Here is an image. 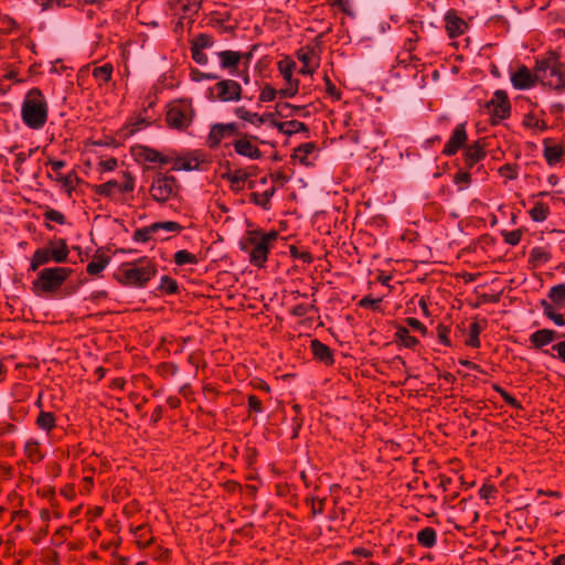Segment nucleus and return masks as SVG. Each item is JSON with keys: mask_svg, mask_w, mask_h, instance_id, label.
<instances>
[{"mask_svg": "<svg viewBox=\"0 0 565 565\" xmlns=\"http://www.w3.org/2000/svg\"><path fill=\"white\" fill-rule=\"evenodd\" d=\"M156 263L147 256L122 263L114 273V278L124 287L145 288L157 275Z\"/></svg>", "mask_w": 565, "mask_h": 565, "instance_id": "nucleus-1", "label": "nucleus"}, {"mask_svg": "<svg viewBox=\"0 0 565 565\" xmlns=\"http://www.w3.org/2000/svg\"><path fill=\"white\" fill-rule=\"evenodd\" d=\"M278 238L276 231L264 233L260 230H249L239 242V247L249 256V262L256 267H264L270 246Z\"/></svg>", "mask_w": 565, "mask_h": 565, "instance_id": "nucleus-2", "label": "nucleus"}, {"mask_svg": "<svg viewBox=\"0 0 565 565\" xmlns=\"http://www.w3.org/2000/svg\"><path fill=\"white\" fill-rule=\"evenodd\" d=\"M534 71L541 75V85L562 93L565 90V63L559 61L556 52L548 51L545 55L536 57Z\"/></svg>", "mask_w": 565, "mask_h": 565, "instance_id": "nucleus-3", "label": "nucleus"}, {"mask_svg": "<svg viewBox=\"0 0 565 565\" xmlns=\"http://www.w3.org/2000/svg\"><path fill=\"white\" fill-rule=\"evenodd\" d=\"M47 103L39 88L30 89L22 103L21 116L23 122L31 129H41L47 120Z\"/></svg>", "mask_w": 565, "mask_h": 565, "instance_id": "nucleus-4", "label": "nucleus"}, {"mask_svg": "<svg viewBox=\"0 0 565 565\" xmlns=\"http://www.w3.org/2000/svg\"><path fill=\"white\" fill-rule=\"evenodd\" d=\"M70 254L66 241L60 238L57 241H50L46 247L38 248L34 250L30 269L35 271L40 266L49 264L50 262L65 263Z\"/></svg>", "mask_w": 565, "mask_h": 565, "instance_id": "nucleus-5", "label": "nucleus"}, {"mask_svg": "<svg viewBox=\"0 0 565 565\" xmlns=\"http://www.w3.org/2000/svg\"><path fill=\"white\" fill-rule=\"evenodd\" d=\"M180 184L173 175L158 173L149 186V194L159 204L167 203L179 196Z\"/></svg>", "mask_w": 565, "mask_h": 565, "instance_id": "nucleus-6", "label": "nucleus"}, {"mask_svg": "<svg viewBox=\"0 0 565 565\" xmlns=\"http://www.w3.org/2000/svg\"><path fill=\"white\" fill-rule=\"evenodd\" d=\"M72 268L49 267L39 271L38 278L33 281L34 291L53 292L61 288L72 274Z\"/></svg>", "mask_w": 565, "mask_h": 565, "instance_id": "nucleus-7", "label": "nucleus"}, {"mask_svg": "<svg viewBox=\"0 0 565 565\" xmlns=\"http://www.w3.org/2000/svg\"><path fill=\"white\" fill-rule=\"evenodd\" d=\"M93 191L105 198L117 200V195L130 193L135 189V178L128 171L121 173L120 179H111L102 184L93 185Z\"/></svg>", "mask_w": 565, "mask_h": 565, "instance_id": "nucleus-8", "label": "nucleus"}, {"mask_svg": "<svg viewBox=\"0 0 565 565\" xmlns=\"http://www.w3.org/2000/svg\"><path fill=\"white\" fill-rule=\"evenodd\" d=\"M194 110L192 105L180 102L171 105L166 115V121L172 129L184 130L193 121Z\"/></svg>", "mask_w": 565, "mask_h": 565, "instance_id": "nucleus-9", "label": "nucleus"}, {"mask_svg": "<svg viewBox=\"0 0 565 565\" xmlns=\"http://www.w3.org/2000/svg\"><path fill=\"white\" fill-rule=\"evenodd\" d=\"M209 98L222 103L238 102L242 98V86L234 79H221L209 88Z\"/></svg>", "mask_w": 565, "mask_h": 565, "instance_id": "nucleus-10", "label": "nucleus"}, {"mask_svg": "<svg viewBox=\"0 0 565 565\" xmlns=\"http://www.w3.org/2000/svg\"><path fill=\"white\" fill-rule=\"evenodd\" d=\"M486 108L492 116V124H498L508 118L510 116L511 106L507 93L497 90L493 97L486 104Z\"/></svg>", "mask_w": 565, "mask_h": 565, "instance_id": "nucleus-11", "label": "nucleus"}, {"mask_svg": "<svg viewBox=\"0 0 565 565\" xmlns=\"http://www.w3.org/2000/svg\"><path fill=\"white\" fill-rule=\"evenodd\" d=\"M511 83L516 89H529L537 83L541 84V75L539 71L533 72L525 65H520L515 72L511 74Z\"/></svg>", "mask_w": 565, "mask_h": 565, "instance_id": "nucleus-12", "label": "nucleus"}, {"mask_svg": "<svg viewBox=\"0 0 565 565\" xmlns=\"http://www.w3.org/2000/svg\"><path fill=\"white\" fill-rule=\"evenodd\" d=\"M238 125L236 122L215 124L211 127L207 136V145L210 148H217L222 140L231 136H239Z\"/></svg>", "mask_w": 565, "mask_h": 565, "instance_id": "nucleus-13", "label": "nucleus"}, {"mask_svg": "<svg viewBox=\"0 0 565 565\" xmlns=\"http://www.w3.org/2000/svg\"><path fill=\"white\" fill-rule=\"evenodd\" d=\"M253 140L258 141L259 139L256 136L239 134V138L233 142L235 152L242 157H246L252 160H257L262 158V151L253 142Z\"/></svg>", "mask_w": 565, "mask_h": 565, "instance_id": "nucleus-14", "label": "nucleus"}, {"mask_svg": "<svg viewBox=\"0 0 565 565\" xmlns=\"http://www.w3.org/2000/svg\"><path fill=\"white\" fill-rule=\"evenodd\" d=\"M468 136L466 130V124H458L451 135L449 140L446 142L443 154L447 157H451L458 152L459 149H461L466 142H467Z\"/></svg>", "mask_w": 565, "mask_h": 565, "instance_id": "nucleus-15", "label": "nucleus"}, {"mask_svg": "<svg viewBox=\"0 0 565 565\" xmlns=\"http://www.w3.org/2000/svg\"><path fill=\"white\" fill-rule=\"evenodd\" d=\"M487 156L486 142L478 139L463 150V161L466 169H472L478 162L483 160Z\"/></svg>", "mask_w": 565, "mask_h": 565, "instance_id": "nucleus-16", "label": "nucleus"}, {"mask_svg": "<svg viewBox=\"0 0 565 565\" xmlns=\"http://www.w3.org/2000/svg\"><path fill=\"white\" fill-rule=\"evenodd\" d=\"M132 154L138 161L159 163L160 166L171 162V158L163 156L153 148L147 146H136L132 148Z\"/></svg>", "mask_w": 565, "mask_h": 565, "instance_id": "nucleus-17", "label": "nucleus"}, {"mask_svg": "<svg viewBox=\"0 0 565 565\" xmlns=\"http://www.w3.org/2000/svg\"><path fill=\"white\" fill-rule=\"evenodd\" d=\"M310 350L316 360L326 364L332 365L334 363L333 352L327 344L322 343L318 339L310 341Z\"/></svg>", "mask_w": 565, "mask_h": 565, "instance_id": "nucleus-18", "label": "nucleus"}, {"mask_svg": "<svg viewBox=\"0 0 565 565\" xmlns=\"http://www.w3.org/2000/svg\"><path fill=\"white\" fill-rule=\"evenodd\" d=\"M217 57L220 60L221 68L226 70L232 75L236 73L238 64L242 60L241 52L232 50L218 52Z\"/></svg>", "mask_w": 565, "mask_h": 565, "instance_id": "nucleus-19", "label": "nucleus"}, {"mask_svg": "<svg viewBox=\"0 0 565 565\" xmlns=\"http://www.w3.org/2000/svg\"><path fill=\"white\" fill-rule=\"evenodd\" d=\"M250 173L244 169L228 170L222 174V178L231 183V189L239 192L244 189L245 182L248 181Z\"/></svg>", "mask_w": 565, "mask_h": 565, "instance_id": "nucleus-20", "label": "nucleus"}, {"mask_svg": "<svg viewBox=\"0 0 565 565\" xmlns=\"http://www.w3.org/2000/svg\"><path fill=\"white\" fill-rule=\"evenodd\" d=\"M561 335L558 332L551 330V329H541L535 332H533L530 335V342L535 349H541L550 343H552L554 340L558 339Z\"/></svg>", "mask_w": 565, "mask_h": 565, "instance_id": "nucleus-21", "label": "nucleus"}, {"mask_svg": "<svg viewBox=\"0 0 565 565\" xmlns=\"http://www.w3.org/2000/svg\"><path fill=\"white\" fill-rule=\"evenodd\" d=\"M297 58L302 63V67L299 70L300 74H312L318 67V63L315 62L316 54L312 49H300L297 52Z\"/></svg>", "mask_w": 565, "mask_h": 565, "instance_id": "nucleus-22", "label": "nucleus"}, {"mask_svg": "<svg viewBox=\"0 0 565 565\" xmlns=\"http://www.w3.org/2000/svg\"><path fill=\"white\" fill-rule=\"evenodd\" d=\"M543 156L550 166H554L561 161L565 151L561 145L552 143L550 139L543 141Z\"/></svg>", "mask_w": 565, "mask_h": 565, "instance_id": "nucleus-23", "label": "nucleus"}, {"mask_svg": "<svg viewBox=\"0 0 565 565\" xmlns=\"http://www.w3.org/2000/svg\"><path fill=\"white\" fill-rule=\"evenodd\" d=\"M234 114L237 118L246 122H249L250 125H254L256 127H260L262 125L267 124L268 118H270L269 115H259L257 113H252L243 106L236 107L234 109Z\"/></svg>", "mask_w": 565, "mask_h": 565, "instance_id": "nucleus-24", "label": "nucleus"}, {"mask_svg": "<svg viewBox=\"0 0 565 565\" xmlns=\"http://www.w3.org/2000/svg\"><path fill=\"white\" fill-rule=\"evenodd\" d=\"M317 149L315 142L301 143L294 150L292 158L297 159L303 166H310L309 156Z\"/></svg>", "mask_w": 565, "mask_h": 565, "instance_id": "nucleus-25", "label": "nucleus"}, {"mask_svg": "<svg viewBox=\"0 0 565 565\" xmlns=\"http://www.w3.org/2000/svg\"><path fill=\"white\" fill-rule=\"evenodd\" d=\"M417 543L425 547L431 548L437 543V533L433 527H424L416 535Z\"/></svg>", "mask_w": 565, "mask_h": 565, "instance_id": "nucleus-26", "label": "nucleus"}, {"mask_svg": "<svg viewBox=\"0 0 565 565\" xmlns=\"http://www.w3.org/2000/svg\"><path fill=\"white\" fill-rule=\"evenodd\" d=\"M110 258L104 254H96L94 258L87 264L86 271L90 276H96L102 273L109 264Z\"/></svg>", "mask_w": 565, "mask_h": 565, "instance_id": "nucleus-27", "label": "nucleus"}, {"mask_svg": "<svg viewBox=\"0 0 565 565\" xmlns=\"http://www.w3.org/2000/svg\"><path fill=\"white\" fill-rule=\"evenodd\" d=\"M201 161L198 156L179 157L174 161L173 170L192 171L200 169Z\"/></svg>", "mask_w": 565, "mask_h": 565, "instance_id": "nucleus-28", "label": "nucleus"}, {"mask_svg": "<svg viewBox=\"0 0 565 565\" xmlns=\"http://www.w3.org/2000/svg\"><path fill=\"white\" fill-rule=\"evenodd\" d=\"M551 258L552 255L545 247L536 246L531 249L529 260L534 267H537L548 263Z\"/></svg>", "mask_w": 565, "mask_h": 565, "instance_id": "nucleus-29", "label": "nucleus"}, {"mask_svg": "<svg viewBox=\"0 0 565 565\" xmlns=\"http://www.w3.org/2000/svg\"><path fill=\"white\" fill-rule=\"evenodd\" d=\"M395 338L399 341L405 348L414 349L418 344V340L409 334V331L406 327L398 326L395 331Z\"/></svg>", "mask_w": 565, "mask_h": 565, "instance_id": "nucleus-30", "label": "nucleus"}, {"mask_svg": "<svg viewBox=\"0 0 565 565\" xmlns=\"http://www.w3.org/2000/svg\"><path fill=\"white\" fill-rule=\"evenodd\" d=\"M540 306L543 310V313L544 316H546L548 319H551L556 326H564L565 324V318L563 315L561 313H557L555 310H554V307L551 302H548L547 300L543 299L541 300L540 302Z\"/></svg>", "mask_w": 565, "mask_h": 565, "instance_id": "nucleus-31", "label": "nucleus"}, {"mask_svg": "<svg viewBox=\"0 0 565 565\" xmlns=\"http://www.w3.org/2000/svg\"><path fill=\"white\" fill-rule=\"evenodd\" d=\"M551 302L559 308H565V282L553 286L548 291Z\"/></svg>", "mask_w": 565, "mask_h": 565, "instance_id": "nucleus-32", "label": "nucleus"}, {"mask_svg": "<svg viewBox=\"0 0 565 565\" xmlns=\"http://www.w3.org/2000/svg\"><path fill=\"white\" fill-rule=\"evenodd\" d=\"M465 22L457 17L447 15L446 29L450 38H456L463 33Z\"/></svg>", "mask_w": 565, "mask_h": 565, "instance_id": "nucleus-33", "label": "nucleus"}, {"mask_svg": "<svg viewBox=\"0 0 565 565\" xmlns=\"http://www.w3.org/2000/svg\"><path fill=\"white\" fill-rule=\"evenodd\" d=\"M24 454L32 462H39L43 459V455L40 451V444L34 439H30L25 443Z\"/></svg>", "mask_w": 565, "mask_h": 565, "instance_id": "nucleus-34", "label": "nucleus"}, {"mask_svg": "<svg viewBox=\"0 0 565 565\" xmlns=\"http://www.w3.org/2000/svg\"><path fill=\"white\" fill-rule=\"evenodd\" d=\"M529 213L534 222H544L550 215V207L546 204L537 201L534 203Z\"/></svg>", "mask_w": 565, "mask_h": 565, "instance_id": "nucleus-35", "label": "nucleus"}, {"mask_svg": "<svg viewBox=\"0 0 565 565\" xmlns=\"http://www.w3.org/2000/svg\"><path fill=\"white\" fill-rule=\"evenodd\" d=\"M173 260L178 266L196 265L199 263L196 255L185 249L178 250L173 256Z\"/></svg>", "mask_w": 565, "mask_h": 565, "instance_id": "nucleus-36", "label": "nucleus"}, {"mask_svg": "<svg viewBox=\"0 0 565 565\" xmlns=\"http://www.w3.org/2000/svg\"><path fill=\"white\" fill-rule=\"evenodd\" d=\"M36 425L39 428L50 431L55 427V416L51 412H40L36 418Z\"/></svg>", "mask_w": 565, "mask_h": 565, "instance_id": "nucleus-37", "label": "nucleus"}, {"mask_svg": "<svg viewBox=\"0 0 565 565\" xmlns=\"http://www.w3.org/2000/svg\"><path fill=\"white\" fill-rule=\"evenodd\" d=\"M274 193H275V189L274 188H271L270 190H267V191H265L263 193L253 192L250 194V201L254 202L255 204L260 205L262 207L268 210L269 209V202H270V199H271Z\"/></svg>", "mask_w": 565, "mask_h": 565, "instance_id": "nucleus-38", "label": "nucleus"}, {"mask_svg": "<svg viewBox=\"0 0 565 565\" xmlns=\"http://www.w3.org/2000/svg\"><path fill=\"white\" fill-rule=\"evenodd\" d=\"M199 0H178L175 4V9L182 11L184 17L188 14L196 13L199 11Z\"/></svg>", "mask_w": 565, "mask_h": 565, "instance_id": "nucleus-39", "label": "nucleus"}, {"mask_svg": "<svg viewBox=\"0 0 565 565\" xmlns=\"http://www.w3.org/2000/svg\"><path fill=\"white\" fill-rule=\"evenodd\" d=\"M113 74V65L106 63L102 66H97L93 70V76L100 83H107L110 81Z\"/></svg>", "mask_w": 565, "mask_h": 565, "instance_id": "nucleus-40", "label": "nucleus"}, {"mask_svg": "<svg viewBox=\"0 0 565 565\" xmlns=\"http://www.w3.org/2000/svg\"><path fill=\"white\" fill-rule=\"evenodd\" d=\"M214 44V40L210 34L200 33L193 38L191 41V47L204 50L212 47Z\"/></svg>", "mask_w": 565, "mask_h": 565, "instance_id": "nucleus-41", "label": "nucleus"}, {"mask_svg": "<svg viewBox=\"0 0 565 565\" xmlns=\"http://www.w3.org/2000/svg\"><path fill=\"white\" fill-rule=\"evenodd\" d=\"M481 327L477 321L471 322L469 326V338L466 341V344L471 348H479L480 347V335Z\"/></svg>", "mask_w": 565, "mask_h": 565, "instance_id": "nucleus-42", "label": "nucleus"}, {"mask_svg": "<svg viewBox=\"0 0 565 565\" xmlns=\"http://www.w3.org/2000/svg\"><path fill=\"white\" fill-rule=\"evenodd\" d=\"M55 180L62 184L68 194H71V192L75 189V184L78 181V178L76 173L72 171L66 175H57Z\"/></svg>", "mask_w": 565, "mask_h": 565, "instance_id": "nucleus-43", "label": "nucleus"}, {"mask_svg": "<svg viewBox=\"0 0 565 565\" xmlns=\"http://www.w3.org/2000/svg\"><path fill=\"white\" fill-rule=\"evenodd\" d=\"M159 291L166 292L168 295L177 294L179 290V286L177 280L172 279L169 276H162L160 280V285L158 287Z\"/></svg>", "mask_w": 565, "mask_h": 565, "instance_id": "nucleus-44", "label": "nucleus"}, {"mask_svg": "<svg viewBox=\"0 0 565 565\" xmlns=\"http://www.w3.org/2000/svg\"><path fill=\"white\" fill-rule=\"evenodd\" d=\"M522 234H523V232L520 228L514 230V231H502L501 232L504 243L509 244L511 246H515L520 243Z\"/></svg>", "mask_w": 565, "mask_h": 565, "instance_id": "nucleus-45", "label": "nucleus"}, {"mask_svg": "<svg viewBox=\"0 0 565 565\" xmlns=\"http://www.w3.org/2000/svg\"><path fill=\"white\" fill-rule=\"evenodd\" d=\"M285 125H286V127L282 130L284 135L290 136L292 134L308 131L307 126L303 122L298 121V120H289V121H286Z\"/></svg>", "mask_w": 565, "mask_h": 565, "instance_id": "nucleus-46", "label": "nucleus"}, {"mask_svg": "<svg viewBox=\"0 0 565 565\" xmlns=\"http://www.w3.org/2000/svg\"><path fill=\"white\" fill-rule=\"evenodd\" d=\"M493 388L495 392H498L500 394V396L503 398V401L507 404H509L510 406H512L514 408L522 409L521 403L514 396H512L509 392H507L499 385H494Z\"/></svg>", "mask_w": 565, "mask_h": 565, "instance_id": "nucleus-47", "label": "nucleus"}, {"mask_svg": "<svg viewBox=\"0 0 565 565\" xmlns=\"http://www.w3.org/2000/svg\"><path fill=\"white\" fill-rule=\"evenodd\" d=\"M290 256L297 259H301L306 264L313 262L312 255L307 250H299L295 245L289 246Z\"/></svg>", "mask_w": 565, "mask_h": 565, "instance_id": "nucleus-48", "label": "nucleus"}, {"mask_svg": "<svg viewBox=\"0 0 565 565\" xmlns=\"http://www.w3.org/2000/svg\"><path fill=\"white\" fill-rule=\"evenodd\" d=\"M524 125L526 127L536 128L541 131H544L547 129V125L544 120L536 118L534 115L529 114L524 117Z\"/></svg>", "mask_w": 565, "mask_h": 565, "instance_id": "nucleus-49", "label": "nucleus"}, {"mask_svg": "<svg viewBox=\"0 0 565 565\" xmlns=\"http://www.w3.org/2000/svg\"><path fill=\"white\" fill-rule=\"evenodd\" d=\"M278 95V90H276L273 86H270L269 84H266L262 90H260V94H259V102L260 103H267V102H271L276 98V96Z\"/></svg>", "mask_w": 565, "mask_h": 565, "instance_id": "nucleus-50", "label": "nucleus"}, {"mask_svg": "<svg viewBox=\"0 0 565 565\" xmlns=\"http://www.w3.org/2000/svg\"><path fill=\"white\" fill-rule=\"evenodd\" d=\"M43 215L46 221L55 222L61 225L66 223L64 214L57 210L47 209Z\"/></svg>", "mask_w": 565, "mask_h": 565, "instance_id": "nucleus-51", "label": "nucleus"}, {"mask_svg": "<svg viewBox=\"0 0 565 565\" xmlns=\"http://www.w3.org/2000/svg\"><path fill=\"white\" fill-rule=\"evenodd\" d=\"M450 329L445 324H438L437 327V337L440 343L444 345L450 347L451 342L449 339Z\"/></svg>", "mask_w": 565, "mask_h": 565, "instance_id": "nucleus-52", "label": "nucleus"}, {"mask_svg": "<svg viewBox=\"0 0 565 565\" xmlns=\"http://www.w3.org/2000/svg\"><path fill=\"white\" fill-rule=\"evenodd\" d=\"M158 225L160 231L166 232L180 233L183 230V226L174 221L158 222Z\"/></svg>", "mask_w": 565, "mask_h": 565, "instance_id": "nucleus-53", "label": "nucleus"}, {"mask_svg": "<svg viewBox=\"0 0 565 565\" xmlns=\"http://www.w3.org/2000/svg\"><path fill=\"white\" fill-rule=\"evenodd\" d=\"M499 173L508 180H514L518 178L516 169L513 164L507 163L500 167Z\"/></svg>", "mask_w": 565, "mask_h": 565, "instance_id": "nucleus-54", "label": "nucleus"}, {"mask_svg": "<svg viewBox=\"0 0 565 565\" xmlns=\"http://www.w3.org/2000/svg\"><path fill=\"white\" fill-rule=\"evenodd\" d=\"M191 78L195 82H201L204 79H218L220 76L214 73H204L199 70H192L191 71Z\"/></svg>", "mask_w": 565, "mask_h": 565, "instance_id": "nucleus-55", "label": "nucleus"}, {"mask_svg": "<svg viewBox=\"0 0 565 565\" xmlns=\"http://www.w3.org/2000/svg\"><path fill=\"white\" fill-rule=\"evenodd\" d=\"M295 66H296L295 62H288L286 65H284L282 62L279 63V71H280L282 77L288 83H291L292 71H294Z\"/></svg>", "mask_w": 565, "mask_h": 565, "instance_id": "nucleus-56", "label": "nucleus"}, {"mask_svg": "<svg viewBox=\"0 0 565 565\" xmlns=\"http://www.w3.org/2000/svg\"><path fill=\"white\" fill-rule=\"evenodd\" d=\"M311 309H315V306H308L303 303H299L290 309V313L294 317H305Z\"/></svg>", "mask_w": 565, "mask_h": 565, "instance_id": "nucleus-57", "label": "nucleus"}, {"mask_svg": "<svg viewBox=\"0 0 565 565\" xmlns=\"http://www.w3.org/2000/svg\"><path fill=\"white\" fill-rule=\"evenodd\" d=\"M495 493H497V488L493 484L484 483L479 489V495L481 499L493 498Z\"/></svg>", "mask_w": 565, "mask_h": 565, "instance_id": "nucleus-58", "label": "nucleus"}, {"mask_svg": "<svg viewBox=\"0 0 565 565\" xmlns=\"http://www.w3.org/2000/svg\"><path fill=\"white\" fill-rule=\"evenodd\" d=\"M471 181V174L468 172V171H465V170H459L455 177H454V182L456 184H461L463 183L465 186H468L469 183Z\"/></svg>", "mask_w": 565, "mask_h": 565, "instance_id": "nucleus-59", "label": "nucleus"}, {"mask_svg": "<svg viewBox=\"0 0 565 565\" xmlns=\"http://www.w3.org/2000/svg\"><path fill=\"white\" fill-rule=\"evenodd\" d=\"M132 239L137 243H147L149 242L151 238L147 232V230L143 227H140V228H137L135 232H134V235H132Z\"/></svg>", "mask_w": 565, "mask_h": 565, "instance_id": "nucleus-60", "label": "nucleus"}, {"mask_svg": "<svg viewBox=\"0 0 565 565\" xmlns=\"http://www.w3.org/2000/svg\"><path fill=\"white\" fill-rule=\"evenodd\" d=\"M192 58L201 65H205L209 62L207 55L203 53V50L191 47Z\"/></svg>", "mask_w": 565, "mask_h": 565, "instance_id": "nucleus-61", "label": "nucleus"}, {"mask_svg": "<svg viewBox=\"0 0 565 565\" xmlns=\"http://www.w3.org/2000/svg\"><path fill=\"white\" fill-rule=\"evenodd\" d=\"M405 322L407 326H409L412 329L419 331L423 334H426L427 328L416 318H406Z\"/></svg>", "mask_w": 565, "mask_h": 565, "instance_id": "nucleus-62", "label": "nucleus"}, {"mask_svg": "<svg viewBox=\"0 0 565 565\" xmlns=\"http://www.w3.org/2000/svg\"><path fill=\"white\" fill-rule=\"evenodd\" d=\"M381 299L377 298V299H374L370 296H366V297H363L361 300H360V306L363 307V308H377L381 303Z\"/></svg>", "mask_w": 565, "mask_h": 565, "instance_id": "nucleus-63", "label": "nucleus"}, {"mask_svg": "<svg viewBox=\"0 0 565 565\" xmlns=\"http://www.w3.org/2000/svg\"><path fill=\"white\" fill-rule=\"evenodd\" d=\"M327 93L335 99L341 98V93L337 89L335 85L330 81L328 76L324 77Z\"/></svg>", "mask_w": 565, "mask_h": 565, "instance_id": "nucleus-64", "label": "nucleus"}]
</instances>
